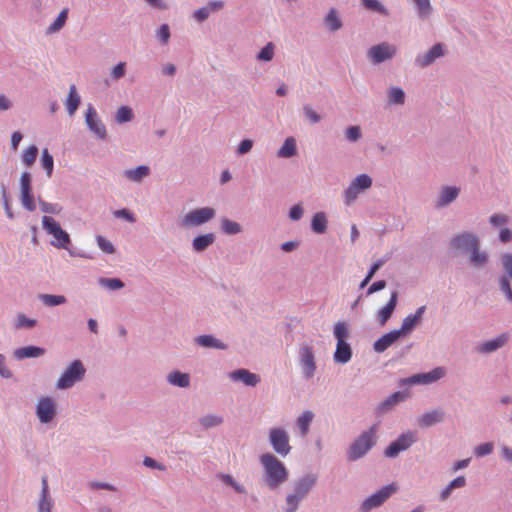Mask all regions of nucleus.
<instances>
[{
    "mask_svg": "<svg viewBox=\"0 0 512 512\" xmlns=\"http://www.w3.org/2000/svg\"><path fill=\"white\" fill-rule=\"evenodd\" d=\"M36 325H37L36 319L28 318L23 313L17 314L16 322H15L16 329H21V328L31 329V328H34Z\"/></svg>",
    "mask_w": 512,
    "mask_h": 512,
    "instance_id": "obj_48",
    "label": "nucleus"
},
{
    "mask_svg": "<svg viewBox=\"0 0 512 512\" xmlns=\"http://www.w3.org/2000/svg\"><path fill=\"white\" fill-rule=\"evenodd\" d=\"M167 382L179 388H187L190 385V375L179 370H174L167 375Z\"/></svg>",
    "mask_w": 512,
    "mask_h": 512,
    "instance_id": "obj_29",
    "label": "nucleus"
},
{
    "mask_svg": "<svg viewBox=\"0 0 512 512\" xmlns=\"http://www.w3.org/2000/svg\"><path fill=\"white\" fill-rule=\"evenodd\" d=\"M217 478L221 480L224 484L232 487L239 494H245L247 492L245 487L236 482L235 479L230 474L219 473L217 475Z\"/></svg>",
    "mask_w": 512,
    "mask_h": 512,
    "instance_id": "obj_46",
    "label": "nucleus"
},
{
    "mask_svg": "<svg viewBox=\"0 0 512 512\" xmlns=\"http://www.w3.org/2000/svg\"><path fill=\"white\" fill-rule=\"evenodd\" d=\"M460 194V188L456 186L444 185L438 194L435 207L444 208L453 203Z\"/></svg>",
    "mask_w": 512,
    "mask_h": 512,
    "instance_id": "obj_19",
    "label": "nucleus"
},
{
    "mask_svg": "<svg viewBox=\"0 0 512 512\" xmlns=\"http://www.w3.org/2000/svg\"><path fill=\"white\" fill-rule=\"evenodd\" d=\"M40 163L46 172V176L50 178L54 169V158L47 148H44L41 153Z\"/></svg>",
    "mask_w": 512,
    "mask_h": 512,
    "instance_id": "obj_40",
    "label": "nucleus"
},
{
    "mask_svg": "<svg viewBox=\"0 0 512 512\" xmlns=\"http://www.w3.org/2000/svg\"><path fill=\"white\" fill-rule=\"evenodd\" d=\"M37 156H38V147L36 145H31L23 152L22 161L27 167H30L36 161Z\"/></svg>",
    "mask_w": 512,
    "mask_h": 512,
    "instance_id": "obj_49",
    "label": "nucleus"
},
{
    "mask_svg": "<svg viewBox=\"0 0 512 512\" xmlns=\"http://www.w3.org/2000/svg\"><path fill=\"white\" fill-rule=\"evenodd\" d=\"M57 414V404L51 397H42L36 404V416L42 424H48L54 420Z\"/></svg>",
    "mask_w": 512,
    "mask_h": 512,
    "instance_id": "obj_13",
    "label": "nucleus"
},
{
    "mask_svg": "<svg viewBox=\"0 0 512 512\" xmlns=\"http://www.w3.org/2000/svg\"><path fill=\"white\" fill-rule=\"evenodd\" d=\"M416 441L417 438L414 432L402 433L385 448L384 456L396 458L401 452L408 450Z\"/></svg>",
    "mask_w": 512,
    "mask_h": 512,
    "instance_id": "obj_7",
    "label": "nucleus"
},
{
    "mask_svg": "<svg viewBox=\"0 0 512 512\" xmlns=\"http://www.w3.org/2000/svg\"><path fill=\"white\" fill-rule=\"evenodd\" d=\"M398 489L399 486L395 482L383 486L381 489L371 494L361 503V505L359 506V512H371L373 509L379 508L394 493H396Z\"/></svg>",
    "mask_w": 512,
    "mask_h": 512,
    "instance_id": "obj_5",
    "label": "nucleus"
},
{
    "mask_svg": "<svg viewBox=\"0 0 512 512\" xmlns=\"http://www.w3.org/2000/svg\"><path fill=\"white\" fill-rule=\"evenodd\" d=\"M41 493L40 499L38 502V511L37 512H51L53 501L49 496V487L48 480L46 476L41 478Z\"/></svg>",
    "mask_w": 512,
    "mask_h": 512,
    "instance_id": "obj_24",
    "label": "nucleus"
},
{
    "mask_svg": "<svg viewBox=\"0 0 512 512\" xmlns=\"http://www.w3.org/2000/svg\"><path fill=\"white\" fill-rule=\"evenodd\" d=\"M114 217L124 219L129 223H134L136 218L134 214L128 208H122L113 212Z\"/></svg>",
    "mask_w": 512,
    "mask_h": 512,
    "instance_id": "obj_63",
    "label": "nucleus"
},
{
    "mask_svg": "<svg viewBox=\"0 0 512 512\" xmlns=\"http://www.w3.org/2000/svg\"><path fill=\"white\" fill-rule=\"evenodd\" d=\"M354 186L361 192L369 189L372 186V178L368 174H360L352 181Z\"/></svg>",
    "mask_w": 512,
    "mask_h": 512,
    "instance_id": "obj_50",
    "label": "nucleus"
},
{
    "mask_svg": "<svg viewBox=\"0 0 512 512\" xmlns=\"http://www.w3.org/2000/svg\"><path fill=\"white\" fill-rule=\"evenodd\" d=\"M504 274L499 277V290L504 294L507 302L512 303V253H504L501 256Z\"/></svg>",
    "mask_w": 512,
    "mask_h": 512,
    "instance_id": "obj_8",
    "label": "nucleus"
},
{
    "mask_svg": "<svg viewBox=\"0 0 512 512\" xmlns=\"http://www.w3.org/2000/svg\"><path fill=\"white\" fill-rule=\"evenodd\" d=\"M445 419V412L442 408L433 409L423 413L418 418V425L420 428H430L436 424L442 423Z\"/></svg>",
    "mask_w": 512,
    "mask_h": 512,
    "instance_id": "obj_21",
    "label": "nucleus"
},
{
    "mask_svg": "<svg viewBox=\"0 0 512 512\" xmlns=\"http://www.w3.org/2000/svg\"><path fill=\"white\" fill-rule=\"evenodd\" d=\"M134 118V113L132 108L129 106H121L118 108L115 114V121L118 124H123L130 122Z\"/></svg>",
    "mask_w": 512,
    "mask_h": 512,
    "instance_id": "obj_45",
    "label": "nucleus"
},
{
    "mask_svg": "<svg viewBox=\"0 0 512 512\" xmlns=\"http://www.w3.org/2000/svg\"><path fill=\"white\" fill-rule=\"evenodd\" d=\"M327 217L324 212H317L311 220V229L316 234H324L327 231Z\"/></svg>",
    "mask_w": 512,
    "mask_h": 512,
    "instance_id": "obj_33",
    "label": "nucleus"
},
{
    "mask_svg": "<svg viewBox=\"0 0 512 512\" xmlns=\"http://www.w3.org/2000/svg\"><path fill=\"white\" fill-rule=\"evenodd\" d=\"M377 427L372 425L368 430L363 431L349 445L346 456L349 462H355L365 457L377 443Z\"/></svg>",
    "mask_w": 512,
    "mask_h": 512,
    "instance_id": "obj_3",
    "label": "nucleus"
},
{
    "mask_svg": "<svg viewBox=\"0 0 512 512\" xmlns=\"http://www.w3.org/2000/svg\"><path fill=\"white\" fill-rule=\"evenodd\" d=\"M42 226L46 230V232L50 235H54L59 229H61V225L51 216H43L42 217Z\"/></svg>",
    "mask_w": 512,
    "mask_h": 512,
    "instance_id": "obj_51",
    "label": "nucleus"
},
{
    "mask_svg": "<svg viewBox=\"0 0 512 512\" xmlns=\"http://www.w3.org/2000/svg\"><path fill=\"white\" fill-rule=\"evenodd\" d=\"M300 363L303 373L307 379L311 378L316 370V363L313 350L309 346H303L299 350Z\"/></svg>",
    "mask_w": 512,
    "mask_h": 512,
    "instance_id": "obj_17",
    "label": "nucleus"
},
{
    "mask_svg": "<svg viewBox=\"0 0 512 512\" xmlns=\"http://www.w3.org/2000/svg\"><path fill=\"white\" fill-rule=\"evenodd\" d=\"M352 354V348L347 341L337 342L333 355L334 362L339 364H346L351 360Z\"/></svg>",
    "mask_w": 512,
    "mask_h": 512,
    "instance_id": "obj_25",
    "label": "nucleus"
},
{
    "mask_svg": "<svg viewBox=\"0 0 512 512\" xmlns=\"http://www.w3.org/2000/svg\"><path fill=\"white\" fill-rule=\"evenodd\" d=\"M397 54V47L389 42H381L371 46L367 51V57L374 64H380L391 60Z\"/></svg>",
    "mask_w": 512,
    "mask_h": 512,
    "instance_id": "obj_9",
    "label": "nucleus"
},
{
    "mask_svg": "<svg viewBox=\"0 0 512 512\" xmlns=\"http://www.w3.org/2000/svg\"><path fill=\"white\" fill-rule=\"evenodd\" d=\"M229 378L234 382H242L248 387H255L261 381V378L258 374L252 373L245 368H239L230 372Z\"/></svg>",
    "mask_w": 512,
    "mask_h": 512,
    "instance_id": "obj_18",
    "label": "nucleus"
},
{
    "mask_svg": "<svg viewBox=\"0 0 512 512\" xmlns=\"http://www.w3.org/2000/svg\"><path fill=\"white\" fill-rule=\"evenodd\" d=\"M0 192H1V198H2V203H3L5 213L9 219H13L14 214H13L12 209L9 204L8 193H7L6 185L4 183L0 184Z\"/></svg>",
    "mask_w": 512,
    "mask_h": 512,
    "instance_id": "obj_56",
    "label": "nucleus"
},
{
    "mask_svg": "<svg viewBox=\"0 0 512 512\" xmlns=\"http://www.w3.org/2000/svg\"><path fill=\"white\" fill-rule=\"evenodd\" d=\"M333 334L337 342L346 341V338L349 336L347 324L341 321L337 322L334 326Z\"/></svg>",
    "mask_w": 512,
    "mask_h": 512,
    "instance_id": "obj_53",
    "label": "nucleus"
},
{
    "mask_svg": "<svg viewBox=\"0 0 512 512\" xmlns=\"http://www.w3.org/2000/svg\"><path fill=\"white\" fill-rule=\"evenodd\" d=\"M149 173L150 169L146 165H139L136 168L125 172L127 178L134 182H140L144 177L148 176Z\"/></svg>",
    "mask_w": 512,
    "mask_h": 512,
    "instance_id": "obj_37",
    "label": "nucleus"
},
{
    "mask_svg": "<svg viewBox=\"0 0 512 512\" xmlns=\"http://www.w3.org/2000/svg\"><path fill=\"white\" fill-rule=\"evenodd\" d=\"M216 215L212 207H202L188 212L180 221V227L190 229L211 221Z\"/></svg>",
    "mask_w": 512,
    "mask_h": 512,
    "instance_id": "obj_6",
    "label": "nucleus"
},
{
    "mask_svg": "<svg viewBox=\"0 0 512 512\" xmlns=\"http://www.w3.org/2000/svg\"><path fill=\"white\" fill-rule=\"evenodd\" d=\"M38 203L41 211L44 213L59 214L62 210V208L58 204L46 202L40 197L38 198Z\"/></svg>",
    "mask_w": 512,
    "mask_h": 512,
    "instance_id": "obj_58",
    "label": "nucleus"
},
{
    "mask_svg": "<svg viewBox=\"0 0 512 512\" xmlns=\"http://www.w3.org/2000/svg\"><path fill=\"white\" fill-rule=\"evenodd\" d=\"M388 103L390 105H403L405 103V91L401 87H391L388 90Z\"/></svg>",
    "mask_w": 512,
    "mask_h": 512,
    "instance_id": "obj_36",
    "label": "nucleus"
},
{
    "mask_svg": "<svg viewBox=\"0 0 512 512\" xmlns=\"http://www.w3.org/2000/svg\"><path fill=\"white\" fill-rule=\"evenodd\" d=\"M100 286L105 287L109 290L115 291L122 289L125 284L120 278H104L101 277L98 280Z\"/></svg>",
    "mask_w": 512,
    "mask_h": 512,
    "instance_id": "obj_47",
    "label": "nucleus"
},
{
    "mask_svg": "<svg viewBox=\"0 0 512 512\" xmlns=\"http://www.w3.org/2000/svg\"><path fill=\"white\" fill-rule=\"evenodd\" d=\"M96 241H97L99 248L104 253L113 254L116 251L114 245L109 240H107L105 237L98 235L96 237Z\"/></svg>",
    "mask_w": 512,
    "mask_h": 512,
    "instance_id": "obj_61",
    "label": "nucleus"
},
{
    "mask_svg": "<svg viewBox=\"0 0 512 512\" xmlns=\"http://www.w3.org/2000/svg\"><path fill=\"white\" fill-rule=\"evenodd\" d=\"M46 353V350L42 347L29 345L14 350L13 355L16 360H23L26 358H37L41 357Z\"/></svg>",
    "mask_w": 512,
    "mask_h": 512,
    "instance_id": "obj_26",
    "label": "nucleus"
},
{
    "mask_svg": "<svg viewBox=\"0 0 512 512\" xmlns=\"http://www.w3.org/2000/svg\"><path fill=\"white\" fill-rule=\"evenodd\" d=\"M86 368L80 359L73 360L56 381V388L66 390L84 379Z\"/></svg>",
    "mask_w": 512,
    "mask_h": 512,
    "instance_id": "obj_4",
    "label": "nucleus"
},
{
    "mask_svg": "<svg viewBox=\"0 0 512 512\" xmlns=\"http://www.w3.org/2000/svg\"><path fill=\"white\" fill-rule=\"evenodd\" d=\"M303 113L312 124H317L322 119L321 116L312 108L310 104H305L303 106Z\"/></svg>",
    "mask_w": 512,
    "mask_h": 512,
    "instance_id": "obj_60",
    "label": "nucleus"
},
{
    "mask_svg": "<svg viewBox=\"0 0 512 512\" xmlns=\"http://www.w3.org/2000/svg\"><path fill=\"white\" fill-rule=\"evenodd\" d=\"M68 8H64L53 21V23L47 28L46 34H54L59 32L66 24L68 19Z\"/></svg>",
    "mask_w": 512,
    "mask_h": 512,
    "instance_id": "obj_35",
    "label": "nucleus"
},
{
    "mask_svg": "<svg viewBox=\"0 0 512 512\" xmlns=\"http://www.w3.org/2000/svg\"><path fill=\"white\" fill-rule=\"evenodd\" d=\"M398 298H399L398 291H396V290L393 291L391 293L390 298H389L388 302L386 303V305L383 306L378 311L377 321L381 326L385 325L392 317V315L397 307V304H398Z\"/></svg>",
    "mask_w": 512,
    "mask_h": 512,
    "instance_id": "obj_22",
    "label": "nucleus"
},
{
    "mask_svg": "<svg viewBox=\"0 0 512 512\" xmlns=\"http://www.w3.org/2000/svg\"><path fill=\"white\" fill-rule=\"evenodd\" d=\"M401 337L402 336L400 335L399 331H397V329H394L378 338L373 343V349L377 353H383L391 345L397 342Z\"/></svg>",
    "mask_w": 512,
    "mask_h": 512,
    "instance_id": "obj_23",
    "label": "nucleus"
},
{
    "mask_svg": "<svg viewBox=\"0 0 512 512\" xmlns=\"http://www.w3.org/2000/svg\"><path fill=\"white\" fill-rule=\"evenodd\" d=\"M345 137L350 142H357L362 137L361 128L358 125L349 126L345 130Z\"/></svg>",
    "mask_w": 512,
    "mask_h": 512,
    "instance_id": "obj_57",
    "label": "nucleus"
},
{
    "mask_svg": "<svg viewBox=\"0 0 512 512\" xmlns=\"http://www.w3.org/2000/svg\"><path fill=\"white\" fill-rule=\"evenodd\" d=\"M156 36L161 44L165 45L169 42L171 33L168 24H162L157 30Z\"/></svg>",
    "mask_w": 512,
    "mask_h": 512,
    "instance_id": "obj_62",
    "label": "nucleus"
},
{
    "mask_svg": "<svg viewBox=\"0 0 512 512\" xmlns=\"http://www.w3.org/2000/svg\"><path fill=\"white\" fill-rule=\"evenodd\" d=\"M199 422L204 428L208 429L222 424L223 418L217 415L208 414L201 417Z\"/></svg>",
    "mask_w": 512,
    "mask_h": 512,
    "instance_id": "obj_54",
    "label": "nucleus"
},
{
    "mask_svg": "<svg viewBox=\"0 0 512 512\" xmlns=\"http://www.w3.org/2000/svg\"><path fill=\"white\" fill-rule=\"evenodd\" d=\"M324 24L330 32H336L343 26L341 18L338 16V12L335 8H330L326 16L324 17Z\"/></svg>",
    "mask_w": 512,
    "mask_h": 512,
    "instance_id": "obj_30",
    "label": "nucleus"
},
{
    "mask_svg": "<svg viewBox=\"0 0 512 512\" xmlns=\"http://www.w3.org/2000/svg\"><path fill=\"white\" fill-rule=\"evenodd\" d=\"M263 467V482L270 490H275L283 485L289 478V471L282 461L271 453L260 456Z\"/></svg>",
    "mask_w": 512,
    "mask_h": 512,
    "instance_id": "obj_2",
    "label": "nucleus"
},
{
    "mask_svg": "<svg viewBox=\"0 0 512 512\" xmlns=\"http://www.w3.org/2000/svg\"><path fill=\"white\" fill-rule=\"evenodd\" d=\"M313 412L307 410L304 411L297 419V426L300 429L302 435H306L309 431V426L313 420Z\"/></svg>",
    "mask_w": 512,
    "mask_h": 512,
    "instance_id": "obj_43",
    "label": "nucleus"
},
{
    "mask_svg": "<svg viewBox=\"0 0 512 512\" xmlns=\"http://www.w3.org/2000/svg\"><path fill=\"white\" fill-rule=\"evenodd\" d=\"M269 442L273 450L282 457L287 456L292 449L289 443V435L283 428L270 429Z\"/></svg>",
    "mask_w": 512,
    "mask_h": 512,
    "instance_id": "obj_10",
    "label": "nucleus"
},
{
    "mask_svg": "<svg viewBox=\"0 0 512 512\" xmlns=\"http://www.w3.org/2000/svg\"><path fill=\"white\" fill-rule=\"evenodd\" d=\"M446 374L444 367H436L426 373H417L400 380V385L431 384L443 378Z\"/></svg>",
    "mask_w": 512,
    "mask_h": 512,
    "instance_id": "obj_12",
    "label": "nucleus"
},
{
    "mask_svg": "<svg viewBox=\"0 0 512 512\" xmlns=\"http://www.w3.org/2000/svg\"><path fill=\"white\" fill-rule=\"evenodd\" d=\"M242 226L226 217L221 219V231L226 235H236L242 232Z\"/></svg>",
    "mask_w": 512,
    "mask_h": 512,
    "instance_id": "obj_38",
    "label": "nucleus"
},
{
    "mask_svg": "<svg viewBox=\"0 0 512 512\" xmlns=\"http://www.w3.org/2000/svg\"><path fill=\"white\" fill-rule=\"evenodd\" d=\"M410 396L407 390L396 391L380 402L376 408L378 414H385L394 409L396 405L404 402Z\"/></svg>",
    "mask_w": 512,
    "mask_h": 512,
    "instance_id": "obj_16",
    "label": "nucleus"
},
{
    "mask_svg": "<svg viewBox=\"0 0 512 512\" xmlns=\"http://www.w3.org/2000/svg\"><path fill=\"white\" fill-rule=\"evenodd\" d=\"M275 45L272 42H268L257 54L256 58L259 61L269 62L274 57Z\"/></svg>",
    "mask_w": 512,
    "mask_h": 512,
    "instance_id": "obj_52",
    "label": "nucleus"
},
{
    "mask_svg": "<svg viewBox=\"0 0 512 512\" xmlns=\"http://www.w3.org/2000/svg\"><path fill=\"white\" fill-rule=\"evenodd\" d=\"M85 123L90 132H92L97 139L106 140L107 130L105 125L99 119L95 108L89 104L85 113Z\"/></svg>",
    "mask_w": 512,
    "mask_h": 512,
    "instance_id": "obj_14",
    "label": "nucleus"
},
{
    "mask_svg": "<svg viewBox=\"0 0 512 512\" xmlns=\"http://www.w3.org/2000/svg\"><path fill=\"white\" fill-rule=\"evenodd\" d=\"M195 343L203 348L207 349H219V350H226L228 348V345L224 342L220 341L219 339L215 338L213 335H200L195 338Z\"/></svg>",
    "mask_w": 512,
    "mask_h": 512,
    "instance_id": "obj_27",
    "label": "nucleus"
},
{
    "mask_svg": "<svg viewBox=\"0 0 512 512\" xmlns=\"http://www.w3.org/2000/svg\"><path fill=\"white\" fill-rule=\"evenodd\" d=\"M38 299L48 307L59 306L66 303L67 299L63 295L39 294Z\"/></svg>",
    "mask_w": 512,
    "mask_h": 512,
    "instance_id": "obj_41",
    "label": "nucleus"
},
{
    "mask_svg": "<svg viewBox=\"0 0 512 512\" xmlns=\"http://www.w3.org/2000/svg\"><path fill=\"white\" fill-rule=\"evenodd\" d=\"M360 192L361 191L359 189H357L356 186H354V184L351 182L350 185L348 186V188L344 192L345 203L348 205L351 204L353 201L356 200V198L358 197V194Z\"/></svg>",
    "mask_w": 512,
    "mask_h": 512,
    "instance_id": "obj_64",
    "label": "nucleus"
},
{
    "mask_svg": "<svg viewBox=\"0 0 512 512\" xmlns=\"http://www.w3.org/2000/svg\"><path fill=\"white\" fill-rule=\"evenodd\" d=\"M20 200L25 209L33 212L36 209L32 191L20 192Z\"/></svg>",
    "mask_w": 512,
    "mask_h": 512,
    "instance_id": "obj_55",
    "label": "nucleus"
},
{
    "mask_svg": "<svg viewBox=\"0 0 512 512\" xmlns=\"http://www.w3.org/2000/svg\"><path fill=\"white\" fill-rule=\"evenodd\" d=\"M447 53L445 44L436 43L428 51L420 53L415 57L416 67L424 69L436 62L437 59L444 57Z\"/></svg>",
    "mask_w": 512,
    "mask_h": 512,
    "instance_id": "obj_11",
    "label": "nucleus"
},
{
    "mask_svg": "<svg viewBox=\"0 0 512 512\" xmlns=\"http://www.w3.org/2000/svg\"><path fill=\"white\" fill-rule=\"evenodd\" d=\"M53 237L56 241H52L51 244L60 249H66L68 250V245L71 243L70 235L64 230L59 229Z\"/></svg>",
    "mask_w": 512,
    "mask_h": 512,
    "instance_id": "obj_39",
    "label": "nucleus"
},
{
    "mask_svg": "<svg viewBox=\"0 0 512 512\" xmlns=\"http://www.w3.org/2000/svg\"><path fill=\"white\" fill-rule=\"evenodd\" d=\"M361 4L365 9L377 12L383 16H388V9L378 0H361Z\"/></svg>",
    "mask_w": 512,
    "mask_h": 512,
    "instance_id": "obj_44",
    "label": "nucleus"
},
{
    "mask_svg": "<svg viewBox=\"0 0 512 512\" xmlns=\"http://www.w3.org/2000/svg\"><path fill=\"white\" fill-rule=\"evenodd\" d=\"M449 246L456 254L468 255L469 263L473 268H484L489 262L488 252L481 250L480 238L472 231H463L454 235L450 239Z\"/></svg>",
    "mask_w": 512,
    "mask_h": 512,
    "instance_id": "obj_1",
    "label": "nucleus"
},
{
    "mask_svg": "<svg viewBox=\"0 0 512 512\" xmlns=\"http://www.w3.org/2000/svg\"><path fill=\"white\" fill-rule=\"evenodd\" d=\"M418 18L422 21L430 19L433 13V6L430 0H413Z\"/></svg>",
    "mask_w": 512,
    "mask_h": 512,
    "instance_id": "obj_31",
    "label": "nucleus"
},
{
    "mask_svg": "<svg viewBox=\"0 0 512 512\" xmlns=\"http://www.w3.org/2000/svg\"><path fill=\"white\" fill-rule=\"evenodd\" d=\"M317 483V475L308 473L298 478L294 483L293 494L304 499Z\"/></svg>",
    "mask_w": 512,
    "mask_h": 512,
    "instance_id": "obj_15",
    "label": "nucleus"
},
{
    "mask_svg": "<svg viewBox=\"0 0 512 512\" xmlns=\"http://www.w3.org/2000/svg\"><path fill=\"white\" fill-rule=\"evenodd\" d=\"M297 154V145L293 137L285 139L283 145L277 152L279 158H291Z\"/></svg>",
    "mask_w": 512,
    "mask_h": 512,
    "instance_id": "obj_34",
    "label": "nucleus"
},
{
    "mask_svg": "<svg viewBox=\"0 0 512 512\" xmlns=\"http://www.w3.org/2000/svg\"><path fill=\"white\" fill-rule=\"evenodd\" d=\"M81 103V98L77 93L76 86L72 84L69 88V93L65 102L67 112L69 115H74Z\"/></svg>",
    "mask_w": 512,
    "mask_h": 512,
    "instance_id": "obj_32",
    "label": "nucleus"
},
{
    "mask_svg": "<svg viewBox=\"0 0 512 512\" xmlns=\"http://www.w3.org/2000/svg\"><path fill=\"white\" fill-rule=\"evenodd\" d=\"M419 323L420 321H418L412 314H410L403 319L402 325L399 329H397V331H399L402 337L406 336L411 333Z\"/></svg>",
    "mask_w": 512,
    "mask_h": 512,
    "instance_id": "obj_42",
    "label": "nucleus"
},
{
    "mask_svg": "<svg viewBox=\"0 0 512 512\" xmlns=\"http://www.w3.org/2000/svg\"><path fill=\"white\" fill-rule=\"evenodd\" d=\"M510 335L507 332L499 334L497 337L484 341L477 347V351L482 354H490L507 344Z\"/></svg>",
    "mask_w": 512,
    "mask_h": 512,
    "instance_id": "obj_20",
    "label": "nucleus"
},
{
    "mask_svg": "<svg viewBox=\"0 0 512 512\" xmlns=\"http://www.w3.org/2000/svg\"><path fill=\"white\" fill-rule=\"evenodd\" d=\"M216 240V236L214 233H206L202 235H198L192 240V247L194 251L200 253L204 252L211 246Z\"/></svg>",
    "mask_w": 512,
    "mask_h": 512,
    "instance_id": "obj_28",
    "label": "nucleus"
},
{
    "mask_svg": "<svg viewBox=\"0 0 512 512\" xmlns=\"http://www.w3.org/2000/svg\"><path fill=\"white\" fill-rule=\"evenodd\" d=\"M301 501L302 499L295 494H288L286 496V508L284 509V512H296Z\"/></svg>",
    "mask_w": 512,
    "mask_h": 512,
    "instance_id": "obj_59",
    "label": "nucleus"
}]
</instances>
